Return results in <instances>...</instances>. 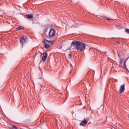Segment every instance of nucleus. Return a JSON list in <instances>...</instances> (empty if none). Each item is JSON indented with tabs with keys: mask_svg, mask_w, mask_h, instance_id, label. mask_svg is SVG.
<instances>
[{
	"mask_svg": "<svg viewBox=\"0 0 129 129\" xmlns=\"http://www.w3.org/2000/svg\"><path fill=\"white\" fill-rule=\"evenodd\" d=\"M27 40H28V37H27V36H24L21 38L20 41L21 44H22V47L24 44H26V43H27Z\"/></svg>",
	"mask_w": 129,
	"mask_h": 129,
	"instance_id": "20e7f679",
	"label": "nucleus"
},
{
	"mask_svg": "<svg viewBox=\"0 0 129 129\" xmlns=\"http://www.w3.org/2000/svg\"><path fill=\"white\" fill-rule=\"evenodd\" d=\"M23 29H24V27L22 26H19L17 28V31H19L20 30H23Z\"/></svg>",
	"mask_w": 129,
	"mask_h": 129,
	"instance_id": "1a4fd4ad",
	"label": "nucleus"
},
{
	"mask_svg": "<svg viewBox=\"0 0 129 129\" xmlns=\"http://www.w3.org/2000/svg\"><path fill=\"white\" fill-rule=\"evenodd\" d=\"M120 93H123L124 92V85H122L120 87Z\"/></svg>",
	"mask_w": 129,
	"mask_h": 129,
	"instance_id": "39448f33",
	"label": "nucleus"
},
{
	"mask_svg": "<svg viewBox=\"0 0 129 129\" xmlns=\"http://www.w3.org/2000/svg\"><path fill=\"white\" fill-rule=\"evenodd\" d=\"M86 124H87V121L86 120L82 121L80 123V125H83V126H85Z\"/></svg>",
	"mask_w": 129,
	"mask_h": 129,
	"instance_id": "0eeeda50",
	"label": "nucleus"
},
{
	"mask_svg": "<svg viewBox=\"0 0 129 129\" xmlns=\"http://www.w3.org/2000/svg\"><path fill=\"white\" fill-rule=\"evenodd\" d=\"M47 57H48V53H47V52L44 53L42 57L43 61H46V60H47Z\"/></svg>",
	"mask_w": 129,
	"mask_h": 129,
	"instance_id": "423d86ee",
	"label": "nucleus"
},
{
	"mask_svg": "<svg viewBox=\"0 0 129 129\" xmlns=\"http://www.w3.org/2000/svg\"><path fill=\"white\" fill-rule=\"evenodd\" d=\"M71 57H72V55H71V54H70L68 55V58H69V59H71Z\"/></svg>",
	"mask_w": 129,
	"mask_h": 129,
	"instance_id": "ddd939ff",
	"label": "nucleus"
},
{
	"mask_svg": "<svg viewBox=\"0 0 129 129\" xmlns=\"http://www.w3.org/2000/svg\"><path fill=\"white\" fill-rule=\"evenodd\" d=\"M43 43L44 44L45 49H48V48L50 47V45L53 44V41L51 40L49 41L47 40L46 39H44L43 41Z\"/></svg>",
	"mask_w": 129,
	"mask_h": 129,
	"instance_id": "f03ea898",
	"label": "nucleus"
},
{
	"mask_svg": "<svg viewBox=\"0 0 129 129\" xmlns=\"http://www.w3.org/2000/svg\"><path fill=\"white\" fill-rule=\"evenodd\" d=\"M105 19H106V20H107L108 21H111V20H112V19L109 17H105Z\"/></svg>",
	"mask_w": 129,
	"mask_h": 129,
	"instance_id": "9b49d317",
	"label": "nucleus"
},
{
	"mask_svg": "<svg viewBox=\"0 0 129 129\" xmlns=\"http://www.w3.org/2000/svg\"><path fill=\"white\" fill-rule=\"evenodd\" d=\"M72 46L76 47L77 51H84L85 50V47L86 45L84 42H81L80 41H75L72 42Z\"/></svg>",
	"mask_w": 129,
	"mask_h": 129,
	"instance_id": "f257e3e1",
	"label": "nucleus"
},
{
	"mask_svg": "<svg viewBox=\"0 0 129 129\" xmlns=\"http://www.w3.org/2000/svg\"><path fill=\"white\" fill-rule=\"evenodd\" d=\"M26 16L27 19H33V15L32 14L26 15Z\"/></svg>",
	"mask_w": 129,
	"mask_h": 129,
	"instance_id": "6e6552de",
	"label": "nucleus"
},
{
	"mask_svg": "<svg viewBox=\"0 0 129 129\" xmlns=\"http://www.w3.org/2000/svg\"><path fill=\"white\" fill-rule=\"evenodd\" d=\"M12 129H17V126H12Z\"/></svg>",
	"mask_w": 129,
	"mask_h": 129,
	"instance_id": "4468645a",
	"label": "nucleus"
},
{
	"mask_svg": "<svg viewBox=\"0 0 129 129\" xmlns=\"http://www.w3.org/2000/svg\"><path fill=\"white\" fill-rule=\"evenodd\" d=\"M71 66H72V65H74V62H73V63H71Z\"/></svg>",
	"mask_w": 129,
	"mask_h": 129,
	"instance_id": "dca6fc26",
	"label": "nucleus"
},
{
	"mask_svg": "<svg viewBox=\"0 0 129 129\" xmlns=\"http://www.w3.org/2000/svg\"><path fill=\"white\" fill-rule=\"evenodd\" d=\"M128 58L126 59V60H125V61L124 62V66H125V63H126V61H127Z\"/></svg>",
	"mask_w": 129,
	"mask_h": 129,
	"instance_id": "2eb2a0df",
	"label": "nucleus"
},
{
	"mask_svg": "<svg viewBox=\"0 0 129 129\" xmlns=\"http://www.w3.org/2000/svg\"><path fill=\"white\" fill-rule=\"evenodd\" d=\"M48 36L49 38H55L56 37V32H55V30L51 29L48 32Z\"/></svg>",
	"mask_w": 129,
	"mask_h": 129,
	"instance_id": "7ed1b4c3",
	"label": "nucleus"
},
{
	"mask_svg": "<svg viewBox=\"0 0 129 129\" xmlns=\"http://www.w3.org/2000/svg\"><path fill=\"white\" fill-rule=\"evenodd\" d=\"M125 32L127 34H129V29H126L125 30Z\"/></svg>",
	"mask_w": 129,
	"mask_h": 129,
	"instance_id": "f8f14e48",
	"label": "nucleus"
},
{
	"mask_svg": "<svg viewBox=\"0 0 129 129\" xmlns=\"http://www.w3.org/2000/svg\"><path fill=\"white\" fill-rule=\"evenodd\" d=\"M124 61V59L123 58H120V61H119V63L120 64H122V62Z\"/></svg>",
	"mask_w": 129,
	"mask_h": 129,
	"instance_id": "9d476101",
	"label": "nucleus"
}]
</instances>
